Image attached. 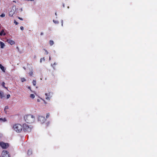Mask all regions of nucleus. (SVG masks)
I'll use <instances>...</instances> for the list:
<instances>
[{
    "label": "nucleus",
    "mask_w": 157,
    "mask_h": 157,
    "mask_svg": "<svg viewBox=\"0 0 157 157\" xmlns=\"http://www.w3.org/2000/svg\"><path fill=\"white\" fill-rule=\"evenodd\" d=\"M14 23H15L16 25H17L18 24V22H17L15 20H14Z\"/></svg>",
    "instance_id": "24"
},
{
    "label": "nucleus",
    "mask_w": 157,
    "mask_h": 157,
    "mask_svg": "<svg viewBox=\"0 0 157 157\" xmlns=\"http://www.w3.org/2000/svg\"><path fill=\"white\" fill-rule=\"evenodd\" d=\"M46 120V119L45 117L42 116H39L38 118V121L40 122L41 124L44 123Z\"/></svg>",
    "instance_id": "5"
},
{
    "label": "nucleus",
    "mask_w": 157,
    "mask_h": 157,
    "mask_svg": "<svg viewBox=\"0 0 157 157\" xmlns=\"http://www.w3.org/2000/svg\"><path fill=\"white\" fill-rule=\"evenodd\" d=\"M27 155H30L32 154V151L31 150H29L27 152Z\"/></svg>",
    "instance_id": "11"
},
{
    "label": "nucleus",
    "mask_w": 157,
    "mask_h": 157,
    "mask_svg": "<svg viewBox=\"0 0 157 157\" xmlns=\"http://www.w3.org/2000/svg\"><path fill=\"white\" fill-rule=\"evenodd\" d=\"M20 29L21 30H24V28L23 26H21L20 27Z\"/></svg>",
    "instance_id": "28"
},
{
    "label": "nucleus",
    "mask_w": 157,
    "mask_h": 157,
    "mask_svg": "<svg viewBox=\"0 0 157 157\" xmlns=\"http://www.w3.org/2000/svg\"><path fill=\"white\" fill-rule=\"evenodd\" d=\"M1 121L2 122H4L7 121L6 119L5 118H0V121Z\"/></svg>",
    "instance_id": "12"
},
{
    "label": "nucleus",
    "mask_w": 157,
    "mask_h": 157,
    "mask_svg": "<svg viewBox=\"0 0 157 157\" xmlns=\"http://www.w3.org/2000/svg\"><path fill=\"white\" fill-rule=\"evenodd\" d=\"M32 127L31 126L29 125L26 124H24L23 125V128L24 131L25 132H31Z\"/></svg>",
    "instance_id": "3"
},
{
    "label": "nucleus",
    "mask_w": 157,
    "mask_h": 157,
    "mask_svg": "<svg viewBox=\"0 0 157 157\" xmlns=\"http://www.w3.org/2000/svg\"><path fill=\"white\" fill-rule=\"evenodd\" d=\"M49 115H50V114L49 113H47V115H46V118H48L49 116Z\"/></svg>",
    "instance_id": "23"
},
{
    "label": "nucleus",
    "mask_w": 157,
    "mask_h": 157,
    "mask_svg": "<svg viewBox=\"0 0 157 157\" xmlns=\"http://www.w3.org/2000/svg\"><path fill=\"white\" fill-rule=\"evenodd\" d=\"M11 15V14H10V13H9V15L10 16H12V15Z\"/></svg>",
    "instance_id": "32"
},
{
    "label": "nucleus",
    "mask_w": 157,
    "mask_h": 157,
    "mask_svg": "<svg viewBox=\"0 0 157 157\" xmlns=\"http://www.w3.org/2000/svg\"><path fill=\"white\" fill-rule=\"evenodd\" d=\"M11 15V14H10V13H9V15L10 16H12V15Z\"/></svg>",
    "instance_id": "33"
},
{
    "label": "nucleus",
    "mask_w": 157,
    "mask_h": 157,
    "mask_svg": "<svg viewBox=\"0 0 157 157\" xmlns=\"http://www.w3.org/2000/svg\"><path fill=\"white\" fill-rule=\"evenodd\" d=\"M49 44H50V45L51 46H52L54 44V42L53 41L51 40L49 41Z\"/></svg>",
    "instance_id": "15"
},
{
    "label": "nucleus",
    "mask_w": 157,
    "mask_h": 157,
    "mask_svg": "<svg viewBox=\"0 0 157 157\" xmlns=\"http://www.w3.org/2000/svg\"><path fill=\"white\" fill-rule=\"evenodd\" d=\"M53 94V93L51 92H49L48 93H46L45 94V95L46 96V97L45 98L46 99L50 100V99L52 96V95Z\"/></svg>",
    "instance_id": "6"
},
{
    "label": "nucleus",
    "mask_w": 157,
    "mask_h": 157,
    "mask_svg": "<svg viewBox=\"0 0 157 157\" xmlns=\"http://www.w3.org/2000/svg\"><path fill=\"white\" fill-rule=\"evenodd\" d=\"M4 94L3 93L0 91V97L2 98L4 97Z\"/></svg>",
    "instance_id": "13"
},
{
    "label": "nucleus",
    "mask_w": 157,
    "mask_h": 157,
    "mask_svg": "<svg viewBox=\"0 0 157 157\" xmlns=\"http://www.w3.org/2000/svg\"><path fill=\"white\" fill-rule=\"evenodd\" d=\"M55 15H57L56 13H55Z\"/></svg>",
    "instance_id": "39"
},
{
    "label": "nucleus",
    "mask_w": 157,
    "mask_h": 157,
    "mask_svg": "<svg viewBox=\"0 0 157 157\" xmlns=\"http://www.w3.org/2000/svg\"><path fill=\"white\" fill-rule=\"evenodd\" d=\"M2 65L0 64V67L2 66Z\"/></svg>",
    "instance_id": "38"
},
{
    "label": "nucleus",
    "mask_w": 157,
    "mask_h": 157,
    "mask_svg": "<svg viewBox=\"0 0 157 157\" xmlns=\"http://www.w3.org/2000/svg\"><path fill=\"white\" fill-rule=\"evenodd\" d=\"M18 19L21 20H23V19L22 18H21L20 17H18Z\"/></svg>",
    "instance_id": "29"
},
{
    "label": "nucleus",
    "mask_w": 157,
    "mask_h": 157,
    "mask_svg": "<svg viewBox=\"0 0 157 157\" xmlns=\"http://www.w3.org/2000/svg\"><path fill=\"white\" fill-rule=\"evenodd\" d=\"M5 16V14L4 13H2L0 15V17H4Z\"/></svg>",
    "instance_id": "22"
},
{
    "label": "nucleus",
    "mask_w": 157,
    "mask_h": 157,
    "mask_svg": "<svg viewBox=\"0 0 157 157\" xmlns=\"http://www.w3.org/2000/svg\"><path fill=\"white\" fill-rule=\"evenodd\" d=\"M10 97V94H8L7 95V98L8 99Z\"/></svg>",
    "instance_id": "27"
},
{
    "label": "nucleus",
    "mask_w": 157,
    "mask_h": 157,
    "mask_svg": "<svg viewBox=\"0 0 157 157\" xmlns=\"http://www.w3.org/2000/svg\"><path fill=\"white\" fill-rule=\"evenodd\" d=\"M23 126L19 124H16L13 126V128L17 132H20L22 129Z\"/></svg>",
    "instance_id": "2"
},
{
    "label": "nucleus",
    "mask_w": 157,
    "mask_h": 157,
    "mask_svg": "<svg viewBox=\"0 0 157 157\" xmlns=\"http://www.w3.org/2000/svg\"><path fill=\"white\" fill-rule=\"evenodd\" d=\"M53 22H55L54 20H53Z\"/></svg>",
    "instance_id": "40"
},
{
    "label": "nucleus",
    "mask_w": 157,
    "mask_h": 157,
    "mask_svg": "<svg viewBox=\"0 0 157 157\" xmlns=\"http://www.w3.org/2000/svg\"><path fill=\"white\" fill-rule=\"evenodd\" d=\"M0 68L4 72H5V69L4 67L2 65L0 67Z\"/></svg>",
    "instance_id": "14"
},
{
    "label": "nucleus",
    "mask_w": 157,
    "mask_h": 157,
    "mask_svg": "<svg viewBox=\"0 0 157 157\" xmlns=\"http://www.w3.org/2000/svg\"><path fill=\"white\" fill-rule=\"evenodd\" d=\"M21 82H22L26 81V79H25V78H21Z\"/></svg>",
    "instance_id": "21"
},
{
    "label": "nucleus",
    "mask_w": 157,
    "mask_h": 157,
    "mask_svg": "<svg viewBox=\"0 0 157 157\" xmlns=\"http://www.w3.org/2000/svg\"><path fill=\"white\" fill-rule=\"evenodd\" d=\"M6 35V33L4 32V30L3 29L2 30L1 32L0 33V36H2V35H3L4 36H5Z\"/></svg>",
    "instance_id": "10"
},
{
    "label": "nucleus",
    "mask_w": 157,
    "mask_h": 157,
    "mask_svg": "<svg viewBox=\"0 0 157 157\" xmlns=\"http://www.w3.org/2000/svg\"><path fill=\"white\" fill-rule=\"evenodd\" d=\"M29 75L30 76H32L33 75V72L32 71H31L29 73Z\"/></svg>",
    "instance_id": "20"
},
{
    "label": "nucleus",
    "mask_w": 157,
    "mask_h": 157,
    "mask_svg": "<svg viewBox=\"0 0 157 157\" xmlns=\"http://www.w3.org/2000/svg\"><path fill=\"white\" fill-rule=\"evenodd\" d=\"M28 88L29 90H31V87H30V86H29V87H28Z\"/></svg>",
    "instance_id": "30"
},
{
    "label": "nucleus",
    "mask_w": 157,
    "mask_h": 157,
    "mask_svg": "<svg viewBox=\"0 0 157 157\" xmlns=\"http://www.w3.org/2000/svg\"><path fill=\"white\" fill-rule=\"evenodd\" d=\"M7 42L8 43L10 44L11 45L14 44H15V42L14 41L10 39H7Z\"/></svg>",
    "instance_id": "8"
},
{
    "label": "nucleus",
    "mask_w": 157,
    "mask_h": 157,
    "mask_svg": "<svg viewBox=\"0 0 157 157\" xmlns=\"http://www.w3.org/2000/svg\"><path fill=\"white\" fill-rule=\"evenodd\" d=\"M42 60H43L44 61L45 60V59H44V57L43 58H41L40 59V63H41L42 62Z\"/></svg>",
    "instance_id": "25"
},
{
    "label": "nucleus",
    "mask_w": 157,
    "mask_h": 157,
    "mask_svg": "<svg viewBox=\"0 0 157 157\" xmlns=\"http://www.w3.org/2000/svg\"><path fill=\"white\" fill-rule=\"evenodd\" d=\"M43 34V33H42V32H41V33H40V35H42Z\"/></svg>",
    "instance_id": "31"
},
{
    "label": "nucleus",
    "mask_w": 157,
    "mask_h": 157,
    "mask_svg": "<svg viewBox=\"0 0 157 157\" xmlns=\"http://www.w3.org/2000/svg\"><path fill=\"white\" fill-rule=\"evenodd\" d=\"M44 50L45 51L46 54L48 55V52L45 49H44Z\"/></svg>",
    "instance_id": "26"
},
{
    "label": "nucleus",
    "mask_w": 157,
    "mask_h": 157,
    "mask_svg": "<svg viewBox=\"0 0 157 157\" xmlns=\"http://www.w3.org/2000/svg\"><path fill=\"white\" fill-rule=\"evenodd\" d=\"M35 96L33 94H31L30 95V97L32 98H35Z\"/></svg>",
    "instance_id": "19"
},
{
    "label": "nucleus",
    "mask_w": 157,
    "mask_h": 157,
    "mask_svg": "<svg viewBox=\"0 0 157 157\" xmlns=\"http://www.w3.org/2000/svg\"><path fill=\"white\" fill-rule=\"evenodd\" d=\"M28 1H33L34 0H27Z\"/></svg>",
    "instance_id": "35"
},
{
    "label": "nucleus",
    "mask_w": 157,
    "mask_h": 157,
    "mask_svg": "<svg viewBox=\"0 0 157 157\" xmlns=\"http://www.w3.org/2000/svg\"><path fill=\"white\" fill-rule=\"evenodd\" d=\"M24 119L25 121L28 123L33 122L35 120V117L31 114L26 115L24 116Z\"/></svg>",
    "instance_id": "1"
},
{
    "label": "nucleus",
    "mask_w": 157,
    "mask_h": 157,
    "mask_svg": "<svg viewBox=\"0 0 157 157\" xmlns=\"http://www.w3.org/2000/svg\"><path fill=\"white\" fill-rule=\"evenodd\" d=\"M33 85L34 86H35L36 85V80H33Z\"/></svg>",
    "instance_id": "17"
},
{
    "label": "nucleus",
    "mask_w": 157,
    "mask_h": 157,
    "mask_svg": "<svg viewBox=\"0 0 157 157\" xmlns=\"http://www.w3.org/2000/svg\"><path fill=\"white\" fill-rule=\"evenodd\" d=\"M44 102L45 103V104H46L47 103V102L44 100Z\"/></svg>",
    "instance_id": "34"
},
{
    "label": "nucleus",
    "mask_w": 157,
    "mask_h": 157,
    "mask_svg": "<svg viewBox=\"0 0 157 157\" xmlns=\"http://www.w3.org/2000/svg\"><path fill=\"white\" fill-rule=\"evenodd\" d=\"M5 83L4 82H3L2 83V86L5 88L7 89V88L5 86Z\"/></svg>",
    "instance_id": "18"
},
{
    "label": "nucleus",
    "mask_w": 157,
    "mask_h": 157,
    "mask_svg": "<svg viewBox=\"0 0 157 157\" xmlns=\"http://www.w3.org/2000/svg\"><path fill=\"white\" fill-rule=\"evenodd\" d=\"M51 57L50 56L49 57V60H51Z\"/></svg>",
    "instance_id": "36"
},
{
    "label": "nucleus",
    "mask_w": 157,
    "mask_h": 157,
    "mask_svg": "<svg viewBox=\"0 0 157 157\" xmlns=\"http://www.w3.org/2000/svg\"><path fill=\"white\" fill-rule=\"evenodd\" d=\"M2 157H10V155L9 152L6 150H3L2 153Z\"/></svg>",
    "instance_id": "4"
},
{
    "label": "nucleus",
    "mask_w": 157,
    "mask_h": 157,
    "mask_svg": "<svg viewBox=\"0 0 157 157\" xmlns=\"http://www.w3.org/2000/svg\"><path fill=\"white\" fill-rule=\"evenodd\" d=\"M0 45L1 46V48H3L4 47L5 45L2 42H0Z\"/></svg>",
    "instance_id": "9"
},
{
    "label": "nucleus",
    "mask_w": 157,
    "mask_h": 157,
    "mask_svg": "<svg viewBox=\"0 0 157 157\" xmlns=\"http://www.w3.org/2000/svg\"><path fill=\"white\" fill-rule=\"evenodd\" d=\"M9 109V106H8L7 105V106H5V109H4V111H5V112L6 113V110L7 109Z\"/></svg>",
    "instance_id": "16"
},
{
    "label": "nucleus",
    "mask_w": 157,
    "mask_h": 157,
    "mask_svg": "<svg viewBox=\"0 0 157 157\" xmlns=\"http://www.w3.org/2000/svg\"><path fill=\"white\" fill-rule=\"evenodd\" d=\"M37 101H38V102H39V101H40L39 100V99H38V100H37Z\"/></svg>",
    "instance_id": "37"
},
{
    "label": "nucleus",
    "mask_w": 157,
    "mask_h": 157,
    "mask_svg": "<svg viewBox=\"0 0 157 157\" xmlns=\"http://www.w3.org/2000/svg\"><path fill=\"white\" fill-rule=\"evenodd\" d=\"M0 146L3 148L6 149L9 146V145L8 143H6L3 142H0Z\"/></svg>",
    "instance_id": "7"
}]
</instances>
